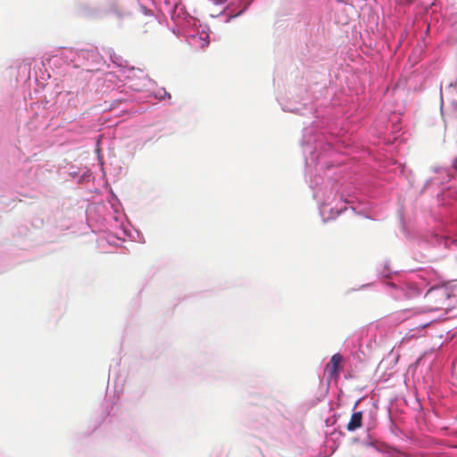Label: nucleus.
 <instances>
[{"label": "nucleus", "mask_w": 457, "mask_h": 457, "mask_svg": "<svg viewBox=\"0 0 457 457\" xmlns=\"http://www.w3.org/2000/svg\"><path fill=\"white\" fill-rule=\"evenodd\" d=\"M216 4H222L226 2L227 0H213Z\"/></svg>", "instance_id": "423d86ee"}, {"label": "nucleus", "mask_w": 457, "mask_h": 457, "mask_svg": "<svg viewBox=\"0 0 457 457\" xmlns=\"http://www.w3.org/2000/svg\"><path fill=\"white\" fill-rule=\"evenodd\" d=\"M343 361V357L339 353L332 355L329 362L326 365L325 372L330 378L337 379L340 373V364Z\"/></svg>", "instance_id": "f03ea898"}, {"label": "nucleus", "mask_w": 457, "mask_h": 457, "mask_svg": "<svg viewBox=\"0 0 457 457\" xmlns=\"http://www.w3.org/2000/svg\"><path fill=\"white\" fill-rule=\"evenodd\" d=\"M350 21V18L348 16H345L342 19H339L338 20V22L342 23V24H347Z\"/></svg>", "instance_id": "39448f33"}, {"label": "nucleus", "mask_w": 457, "mask_h": 457, "mask_svg": "<svg viewBox=\"0 0 457 457\" xmlns=\"http://www.w3.org/2000/svg\"><path fill=\"white\" fill-rule=\"evenodd\" d=\"M455 295L447 287L430 288L424 296V309L427 312H448L454 306Z\"/></svg>", "instance_id": "f257e3e1"}, {"label": "nucleus", "mask_w": 457, "mask_h": 457, "mask_svg": "<svg viewBox=\"0 0 457 457\" xmlns=\"http://www.w3.org/2000/svg\"><path fill=\"white\" fill-rule=\"evenodd\" d=\"M453 167L454 169L457 170V159L455 160L454 163H453Z\"/></svg>", "instance_id": "0eeeda50"}, {"label": "nucleus", "mask_w": 457, "mask_h": 457, "mask_svg": "<svg viewBox=\"0 0 457 457\" xmlns=\"http://www.w3.org/2000/svg\"><path fill=\"white\" fill-rule=\"evenodd\" d=\"M157 24V20L154 14L150 13L144 20L139 21V29L143 33L153 31Z\"/></svg>", "instance_id": "7ed1b4c3"}, {"label": "nucleus", "mask_w": 457, "mask_h": 457, "mask_svg": "<svg viewBox=\"0 0 457 457\" xmlns=\"http://www.w3.org/2000/svg\"><path fill=\"white\" fill-rule=\"evenodd\" d=\"M362 426V412L355 411L352 414L349 422L346 425V429L350 432L355 431Z\"/></svg>", "instance_id": "20e7f679"}]
</instances>
